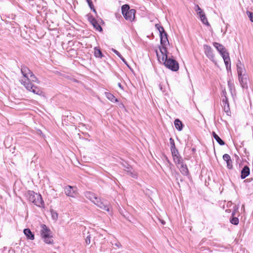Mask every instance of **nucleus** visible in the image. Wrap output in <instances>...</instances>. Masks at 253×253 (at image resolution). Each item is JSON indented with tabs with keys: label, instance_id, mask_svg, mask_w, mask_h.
Returning <instances> with one entry per match:
<instances>
[{
	"label": "nucleus",
	"instance_id": "f257e3e1",
	"mask_svg": "<svg viewBox=\"0 0 253 253\" xmlns=\"http://www.w3.org/2000/svg\"><path fill=\"white\" fill-rule=\"evenodd\" d=\"M156 53L158 61L165 65L168 68L173 71H176L179 69L178 62L174 59L168 57L167 49L162 48L161 52H158L156 50Z\"/></svg>",
	"mask_w": 253,
	"mask_h": 253
},
{
	"label": "nucleus",
	"instance_id": "f03ea898",
	"mask_svg": "<svg viewBox=\"0 0 253 253\" xmlns=\"http://www.w3.org/2000/svg\"><path fill=\"white\" fill-rule=\"evenodd\" d=\"M38 81L37 78L35 75L32 72L29 76V79L23 81H21V83L23 84L25 88L29 91L33 92L35 94L41 95L42 93V91L37 86L33 84L31 82H37Z\"/></svg>",
	"mask_w": 253,
	"mask_h": 253
},
{
	"label": "nucleus",
	"instance_id": "7ed1b4c3",
	"mask_svg": "<svg viewBox=\"0 0 253 253\" xmlns=\"http://www.w3.org/2000/svg\"><path fill=\"white\" fill-rule=\"evenodd\" d=\"M84 195L87 199L90 200L101 209L108 212L110 211V206L106 203L102 201L94 193L87 191L84 193Z\"/></svg>",
	"mask_w": 253,
	"mask_h": 253
},
{
	"label": "nucleus",
	"instance_id": "20e7f679",
	"mask_svg": "<svg viewBox=\"0 0 253 253\" xmlns=\"http://www.w3.org/2000/svg\"><path fill=\"white\" fill-rule=\"evenodd\" d=\"M213 45L218 51L223 59L225 65L227 70H231V62L229 53L226 48L221 44L214 42Z\"/></svg>",
	"mask_w": 253,
	"mask_h": 253
},
{
	"label": "nucleus",
	"instance_id": "39448f33",
	"mask_svg": "<svg viewBox=\"0 0 253 253\" xmlns=\"http://www.w3.org/2000/svg\"><path fill=\"white\" fill-rule=\"evenodd\" d=\"M41 227V237L44 242L47 244H53V237L50 230L45 224H42Z\"/></svg>",
	"mask_w": 253,
	"mask_h": 253
},
{
	"label": "nucleus",
	"instance_id": "423d86ee",
	"mask_svg": "<svg viewBox=\"0 0 253 253\" xmlns=\"http://www.w3.org/2000/svg\"><path fill=\"white\" fill-rule=\"evenodd\" d=\"M26 197L30 202H32L37 206L40 207L44 204L41 195L33 191H28L26 193Z\"/></svg>",
	"mask_w": 253,
	"mask_h": 253
},
{
	"label": "nucleus",
	"instance_id": "0eeeda50",
	"mask_svg": "<svg viewBox=\"0 0 253 253\" xmlns=\"http://www.w3.org/2000/svg\"><path fill=\"white\" fill-rule=\"evenodd\" d=\"M155 27L160 33L161 46H159V50L160 52H161V49L162 48H164L165 49H167L166 45L168 44H169V42L168 39V35L165 32L164 28L158 24H156L155 25Z\"/></svg>",
	"mask_w": 253,
	"mask_h": 253
},
{
	"label": "nucleus",
	"instance_id": "6e6552de",
	"mask_svg": "<svg viewBox=\"0 0 253 253\" xmlns=\"http://www.w3.org/2000/svg\"><path fill=\"white\" fill-rule=\"evenodd\" d=\"M64 192L65 194L68 197L76 198L78 195L77 187H76L69 185L67 186L64 188Z\"/></svg>",
	"mask_w": 253,
	"mask_h": 253
},
{
	"label": "nucleus",
	"instance_id": "1a4fd4ad",
	"mask_svg": "<svg viewBox=\"0 0 253 253\" xmlns=\"http://www.w3.org/2000/svg\"><path fill=\"white\" fill-rule=\"evenodd\" d=\"M204 52L207 57L212 62H215L214 59V54L211 47L207 44L204 45Z\"/></svg>",
	"mask_w": 253,
	"mask_h": 253
},
{
	"label": "nucleus",
	"instance_id": "9d476101",
	"mask_svg": "<svg viewBox=\"0 0 253 253\" xmlns=\"http://www.w3.org/2000/svg\"><path fill=\"white\" fill-rule=\"evenodd\" d=\"M239 81L243 88H248L249 76L247 74L238 76Z\"/></svg>",
	"mask_w": 253,
	"mask_h": 253
},
{
	"label": "nucleus",
	"instance_id": "9b49d317",
	"mask_svg": "<svg viewBox=\"0 0 253 253\" xmlns=\"http://www.w3.org/2000/svg\"><path fill=\"white\" fill-rule=\"evenodd\" d=\"M136 11L134 9H131L127 13H125L124 16L126 20L132 22L134 20Z\"/></svg>",
	"mask_w": 253,
	"mask_h": 253
},
{
	"label": "nucleus",
	"instance_id": "f8f14e48",
	"mask_svg": "<svg viewBox=\"0 0 253 253\" xmlns=\"http://www.w3.org/2000/svg\"><path fill=\"white\" fill-rule=\"evenodd\" d=\"M237 70L238 76L247 74L244 65L240 60L237 63Z\"/></svg>",
	"mask_w": 253,
	"mask_h": 253
},
{
	"label": "nucleus",
	"instance_id": "ddd939ff",
	"mask_svg": "<svg viewBox=\"0 0 253 253\" xmlns=\"http://www.w3.org/2000/svg\"><path fill=\"white\" fill-rule=\"evenodd\" d=\"M124 169L126 171L127 173L132 177L137 178V173L132 170L131 167L128 165H124Z\"/></svg>",
	"mask_w": 253,
	"mask_h": 253
},
{
	"label": "nucleus",
	"instance_id": "4468645a",
	"mask_svg": "<svg viewBox=\"0 0 253 253\" xmlns=\"http://www.w3.org/2000/svg\"><path fill=\"white\" fill-rule=\"evenodd\" d=\"M21 71L22 74L25 78L24 81L28 80L30 75L32 74V72L27 67L25 66H22Z\"/></svg>",
	"mask_w": 253,
	"mask_h": 253
},
{
	"label": "nucleus",
	"instance_id": "2eb2a0df",
	"mask_svg": "<svg viewBox=\"0 0 253 253\" xmlns=\"http://www.w3.org/2000/svg\"><path fill=\"white\" fill-rule=\"evenodd\" d=\"M223 159L226 162L227 168L229 169H232V162L230 156L227 154H225L223 156Z\"/></svg>",
	"mask_w": 253,
	"mask_h": 253
},
{
	"label": "nucleus",
	"instance_id": "dca6fc26",
	"mask_svg": "<svg viewBox=\"0 0 253 253\" xmlns=\"http://www.w3.org/2000/svg\"><path fill=\"white\" fill-rule=\"evenodd\" d=\"M250 173V169L248 166H245L241 170V178L244 179L247 177Z\"/></svg>",
	"mask_w": 253,
	"mask_h": 253
},
{
	"label": "nucleus",
	"instance_id": "f3484780",
	"mask_svg": "<svg viewBox=\"0 0 253 253\" xmlns=\"http://www.w3.org/2000/svg\"><path fill=\"white\" fill-rule=\"evenodd\" d=\"M179 165L180 166L179 169L181 173L184 175H188L189 174V170L186 165L182 163Z\"/></svg>",
	"mask_w": 253,
	"mask_h": 253
},
{
	"label": "nucleus",
	"instance_id": "a211bd4d",
	"mask_svg": "<svg viewBox=\"0 0 253 253\" xmlns=\"http://www.w3.org/2000/svg\"><path fill=\"white\" fill-rule=\"evenodd\" d=\"M24 234L28 239L33 240L35 239L34 234L31 232L29 228L25 229L23 231Z\"/></svg>",
	"mask_w": 253,
	"mask_h": 253
},
{
	"label": "nucleus",
	"instance_id": "6ab92c4d",
	"mask_svg": "<svg viewBox=\"0 0 253 253\" xmlns=\"http://www.w3.org/2000/svg\"><path fill=\"white\" fill-rule=\"evenodd\" d=\"M94 55L96 58H102L103 57V54L98 47L94 48Z\"/></svg>",
	"mask_w": 253,
	"mask_h": 253
},
{
	"label": "nucleus",
	"instance_id": "aec40b11",
	"mask_svg": "<svg viewBox=\"0 0 253 253\" xmlns=\"http://www.w3.org/2000/svg\"><path fill=\"white\" fill-rule=\"evenodd\" d=\"M105 94L106 97L111 102H117L119 101L118 99L116 98L114 95L112 94V93L106 92Z\"/></svg>",
	"mask_w": 253,
	"mask_h": 253
},
{
	"label": "nucleus",
	"instance_id": "412c9836",
	"mask_svg": "<svg viewBox=\"0 0 253 253\" xmlns=\"http://www.w3.org/2000/svg\"><path fill=\"white\" fill-rule=\"evenodd\" d=\"M174 125L175 128L179 131H181L183 128L182 122L178 119H176L174 121Z\"/></svg>",
	"mask_w": 253,
	"mask_h": 253
},
{
	"label": "nucleus",
	"instance_id": "4be33fe9",
	"mask_svg": "<svg viewBox=\"0 0 253 253\" xmlns=\"http://www.w3.org/2000/svg\"><path fill=\"white\" fill-rule=\"evenodd\" d=\"M212 135L214 138L216 140V141L218 142V143L220 145H223L225 144L224 141H223L219 136L216 134V133L214 131L212 132Z\"/></svg>",
	"mask_w": 253,
	"mask_h": 253
},
{
	"label": "nucleus",
	"instance_id": "5701e85b",
	"mask_svg": "<svg viewBox=\"0 0 253 253\" xmlns=\"http://www.w3.org/2000/svg\"><path fill=\"white\" fill-rule=\"evenodd\" d=\"M199 15L200 16L201 20L203 23V24H204L205 25H210V24L208 21V20L207 19V17L204 12L202 13L201 14H200Z\"/></svg>",
	"mask_w": 253,
	"mask_h": 253
},
{
	"label": "nucleus",
	"instance_id": "b1692460",
	"mask_svg": "<svg viewBox=\"0 0 253 253\" xmlns=\"http://www.w3.org/2000/svg\"><path fill=\"white\" fill-rule=\"evenodd\" d=\"M173 159L176 165H179L183 163L182 159L180 157V155L177 156L173 157Z\"/></svg>",
	"mask_w": 253,
	"mask_h": 253
},
{
	"label": "nucleus",
	"instance_id": "393cba45",
	"mask_svg": "<svg viewBox=\"0 0 253 253\" xmlns=\"http://www.w3.org/2000/svg\"><path fill=\"white\" fill-rule=\"evenodd\" d=\"M130 10L129 6L128 4H124L122 6V12L123 15H125V13H127V11Z\"/></svg>",
	"mask_w": 253,
	"mask_h": 253
},
{
	"label": "nucleus",
	"instance_id": "a878e982",
	"mask_svg": "<svg viewBox=\"0 0 253 253\" xmlns=\"http://www.w3.org/2000/svg\"><path fill=\"white\" fill-rule=\"evenodd\" d=\"M91 24L93 25L94 28H95L97 30L99 31H101L102 30L101 26L98 23L97 21L92 23Z\"/></svg>",
	"mask_w": 253,
	"mask_h": 253
},
{
	"label": "nucleus",
	"instance_id": "bb28decb",
	"mask_svg": "<svg viewBox=\"0 0 253 253\" xmlns=\"http://www.w3.org/2000/svg\"><path fill=\"white\" fill-rule=\"evenodd\" d=\"M172 157L179 155V152L176 148L170 149Z\"/></svg>",
	"mask_w": 253,
	"mask_h": 253
},
{
	"label": "nucleus",
	"instance_id": "cd10ccee",
	"mask_svg": "<svg viewBox=\"0 0 253 253\" xmlns=\"http://www.w3.org/2000/svg\"><path fill=\"white\" fill-rule=\"evenodd\" d=\"M230 222L234 225H237L239 223V219L237 217H233L230 219Z\"/></svg>",
	"mask_w": 253,
	"mask_h": 253
},
{
	"label": "nucleus",
	"instance_id": "c85d7f7f",
	"mask_svg": "<svg viewBox=\"0 0 253 253\" xmlns=\"http://www.w3.org/2000/svg\"><path fill=\"white\" fill-rule=\"evenodd\" d=\"M50 212L52 218L54 220L57 219L58 218V213L53 210H51Z\"/></svg>",
	"mask_w": 253,
	"mask_h": 253
},
{
	"label": "nucleus",
	"instance_id": "c756f323",
	"mask_svg": "<svg viewBox=\"0 0 253 253\" xmlns=\"http://www.w3.org/2000/svg\"><path fill=\"white\" fill-rule=\"evenodd\" d=\"M87 236L85 238V242L87 244H89L90 243V238H91V235L89 233V232H87Z\"/></svg>",
	"mask_w": 253,
	"mask_h": 253
},
{
	"label": "nucleus",
	"instance_id": "7c9ffc66",
	"mask_svg": "<svg viewBox=\"0 0 253 253\" xmlns=\"http://www.w3.org/2000/svg\"><path fill=\"white\" fill-rule=\"evenodd\" d=\"M195 10L197 12L198 14H201L204 12L202 11V9L198 5H196L195 6Z\"/></svg>",
	"mask_w": 253,
	"mask_h": 253
},
{
	"label": "nucleus",
	"instance_id": "2f4dec72",
	"mask_svg": "<svg viewBox=\"0 0 253 253\" xmlns=\"http://www.w3.org/2000/svg\"><path fill=\"white\" fill-rule=\"evenodd\" d=\"M224 108V111L227 113V115H229L230 112L229 105L227 104V105L223 106Z\"/></svg>",
	"mask_w": 253,
	"mask_h": 253
},
{
	"label": "nucleus",
	"instance_id": "473e14b6",
	"mask_svg": "<svg viewBox=\"0 0 253 253\" xmlns=\"http://www.w3.org/2000/svg\"><path fill=\"white\" fill-rule=\"evenodd\" d=\"M227 104H229L228 99L226 96H225V98H223L222 99V106H226L227 105Z\"/></svg>",
	"mask_w": 253,
	"mask_h": 253
},
{
	"label": "nucleus",
	"instance_id": "72a5a7b5",
	"mask_svg": "<svg viewBox=\"0 0 253 253\" xmlns=\"http://www.w3.org/2000/svg\"><path fill=\"white\" fill-rule=\"evenodd\" d=\"M169 143L170 144V149L176 148L175 146L174 140L172 138H170L169 139Z\"/></svg>",
	"mask_w": 253,
	"mask_h": 253
},
{
	"label": "nucleus",
	"instance_id": "f704fd0d",
	"mask_svg": "<svg viewBox=\"0 0 253 253\" xmlns=\"http://www.w3.org/2000/svg\"><path fill=\"white\" fill-rule=\"evenodd\" d=\"M247 13L249 17L250 20L253 22V13L248 11Z\"/></svg>",
	"mask_w": 253,
	"mask_h": 253
},
{
	"label": "nucleus",
	"instance_id": "c9c22d12",
	"mask_svg": "<svg viewBox=\"0 0 253 253\" xmlns=\"http://www.w3.org/2000/svg\"><path fill=\"white\" fill-rule=\"evenodd\" d=\"M87 3H88L90 8L91 9H92L93 11L96 12L95 9L94 8V6H93V3H92L91 0H89V1H88Z\"/></svg>",
	"mask_w": 253,
	"mask_h": 253
},
{
	"label": "nucleus",
	"instance_id": "e433bc0d",
	"mask_svg": "<svg viewBox=\"0 0 253 253\" xmlns=\"http://www.w3.org/2000/svg\"><path fill=\"white\" fill-rule=\"evenodd\" d=\"M112 50L116 54H117L120 58L122 57V55L120 53L119 51H118L117 50L112 48Z\"/></svg>",
	"mask_w": 253,
	"mask_h": 253
},
{
	"label": "nucleus",
	"instance_id": "4c0bfd02",
	"mask_svg": "<svg viewBox=\"0 0 253 253\" xmlns=\"http://www.w3.org/2000/svg\"><path fill=\"white\" fill-rule=\"evenodd\" d=\"M89 21L90 22V23L92 24L93 23H94L95 22L97 21L96 19L93 17V16H90L88 18Z\"/></svg>",
	"mask_w": 253,
	"mask_h": 253
},
{
	"label": "nucleus",
	"instance_id": "58836bf2",
	"mask_svg": "<svg viewBox=\"0 0 253 253\" xmlns=\"http://www.w3.org/2000/svg\"><path fill=\"white\" fill-rule=\"evenodd\" d=\"M114 245L118 248H120L122 247V245L120 243L118 242L114 244Z\"/></svg>",
	"mask_w": 253,
	"mask_h": 253
},
{
	"label": "nucleus",
	"instance_id": "ea45409f",
	"mask_svg": "<svg viewBox=\"0 0 253 253\" xmlns=\"http://www.w3.org/2000/svg\"><path fill=\"white\" fill-rule=\"evenodd\" d=\"M228 86L229 87V89L231 91V92H232V84L231 83H230L229 82H228Z\"/></svg>",
	"mask_w": 253,
	"mask_h": 253
},
{
	"label": "nucleus",
	"instance_id": "a19ab883",
	"mask_svg": "<svg viewBox=\"0 0 253 253\" xmlns=\"http://www.w3.org/2000/svg\"><path fill=\"white\" fill-rule=\"evenodd\" d=\"M121 59V60L126 64H126V60L125 59V58L122 56V57L120 58Z\"/></svg>",
	"mask_w": 253,
	"mask_h": 253
},
{
	"label": "nucleus",
	"instance_id": "79ce46f5",
	"mask_svg": "<svg viewBox=\"0 0 253 253\" xmlns=\"http://www.w3.org/2000/svg\"><path fill=\"white\" fill-rule=\"evenodd\" d=\"M159 220L162 223V224H165L166 222L164 220L159 219Z\"/></svg>",
	"mask_w": 253,
	"mask_h": 253
},
{
	"label": "nucleus",
	"instance_id": "37998d69",
	"mask_svg": "<svg viewBox=\"0 0 253 253\" xmlns=\"http://www.w3.org/2000/svg\"><path fill=\"white\" fill-rule=\"evenodd\" d=\"M226 92L225 91H223L222 92V96H224V98H225V96H226Z\"/></svg>",
	"mask_w": 253,
	"mask_h": 253
},
{
	"label": "nucleus",
	"instance_id": "c03bdc74",
	"mask_svg": "<svg viewBox=\"0 0 253 253\" xmlns=\"http://www.w3.org/2000/svg\"><path fill=\"white\" fill-rule=\"evenodd\" d=\"M118 86H119V87H120V88H122V89L123 88L122 85V84H121V83H118Z\"/></svg>",
	"mask_w": 253,
	"mask_h": 253
},
{
	"label": "nucleus",
	"instance_id": "a18cd8bd",
	"mask_svg": "<svg viewBox=\"0 0 253 253\" xmlns=\"http://www.w3.org/2000/svg\"><path fill=\"white\" fill-rule=\"evenodd\" d=\"M252 0V1L253 2V0Z\"/></svg>",
	"mask_w": 253,
	"mask_h": 253
}]
</instances>
